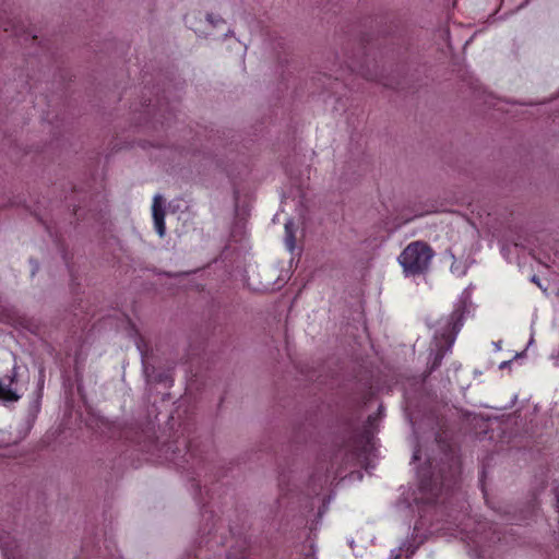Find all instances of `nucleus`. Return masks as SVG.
Listing matches in <instances>:
<instances>
[{"mask_svg":"<svg viewBox=\"0 0 559 559\" xmlns=\"http://www.w3.org/2000/svg\"><path fill=\"white\" fill-rule=\"evenodd\" d=\"M433 258L432 249L423 241L411 242L400 254L399 263L406 276L425 273Z\"/></svg>","mask_w":559,"mask_h":559,"instance_id":"nucleus-1","label":"nucleus"},{"mask_svg":"<svg viewBox=\"0 0 559 559\" xmlns=\"http://www.w3.org/2000/svg\"><path fill=\"white\" fill-rule=\"evenodd\" d=\"M463 309H456L453 311L451 316V320L447 322L445 326L451 328L448 334H442V338H444V342L447 344L445 349L438 350L433 366H437L440 364L441 359L443 358L444 354L449 352L455 341L456 334L460 332L462 325H463Z\"/></svg>","mask_w":559,"mask_h":559,"instance_id":"nucleus-2","label":"nucleus"},{"mask_svg":"<svg viewBox=\"0 0 559 559\" xmlns=\"http://www.w3.org/2000/svg\"><path fill=\"white\" fill-rule=\"evenodd\" d=\"M15 378V367L10 376H5L0 379V401L16 402L20 399V394L15 388H12Z\"/></svg>","mask_w":559,"mask_h":559,"instance_id":"nucleus-3","label":"nucleus"},{"mask_svg":"<svg viewBox=\"0 0 559 559\" xmlns=\"http://www.w3.org/2000/svg\"><path fill=\"white\" fill-rule=\"evenodd\" d=\"M153 219H154V226L157 231V234L163 237L165 235L166 228H165V212L163 209V198L159 194H156L153 200Z\"/></svg>","mask_w":559,"mask_h":559,"instance_id":"nucleus-4","label":"nucleus"},{"mask_svg":"<svg viewBox=\"0 0 559 559\" xmlns=\"http://www.w3.org/2000/svg\"><path fill=\"white\" fill-rule=\"evenodd\" d=\"M451 258L453 259L450 267L452 274L457 277L464 276L468 269L467 261L456 259L453 253H451Z\"/></svg>","mask_w":559,"mask_h":559,"instance_id":"nucleus-5","label":"nucleus"},{"mask_svg":"<svg viewBox=\"0 0 559 559\" xmlns=\"http://www.w3.org/2000/svg\"><path fill=\"white\" fill-rule=\"evenodd\" d=\"M285 245L289 251H294L296 240H295L294 223L290 219L285 223Z\"/></svg>","mask_w":559,"mask_h":559,"instance_id":"nucleus-6","label":"nucleus"},{"mask_svg":"<svg viewBox=\"0 0 559 559\" xmlns=\"http://www.w3.org/2000/svg\"><path fill=\"white\" fill-rule=\"evenodd\" d=\"M396 551H397V554L394 555L395 559H401L403 551L406 552L407 557L411 556L412 554H414V549H411V547H407L406 549H404V546L400 547Z\"/></svg>","mask_w":559,"mask_h":559,"instance_id":"nucleus-7","label":"nucleus"},{"mask_svg":"<svg viewBox=\"0 0 559 559\" xmlns=\"http://www.w3.org/2000/svg\"><path fill=\"white\" fill-rule=\"evenodd\" d=\"M462 299H463V304H464V308H465L466 307V302L469 299V294L464 292L463 295H462Z\"/></svg>","mask_w":559,"mask_h":559,"instance_id":"nucleus-8","label":"nucleus"},{"mask_svg":"<svg viewBox=\"0 0 559 559\" xmlns=\"http://www.w3.org/2000/svg\"><path fill=\"white\" fill-rule=\"evenodd\" d=\"M557 511L559 513V490L557 492Z\"/></svg>","mask_w":559,"mask_h":559,"instance_id":"nucleus-9","label":"nucleus"},{"mask_svg":"<svg viewBox=\"0 0 559 559\" xmlns=\"http://www.w3.org/2000/svg\"><path fill=\"white\" fill-rule=\"evenodd\" d=\"M207 20H209V22H210L211 24H215V23H216V22H214V20L212 19V15H209V16H207Z\"/></svg>","mask_w":559,"mask_h":559,"instance_id":"nucleus-10","label":"nucleus"},{"mask_svg":"<svg viewBox=\"0 0 559 559\" xmlns=\"http://www.w3.org/2000/svg\"><path fill=\"white\" fill-rule=\"evenodd\" d=\"M414 460H417L418 459V451H416L413 455Z\"/></svg>","mask_w":559,"mask_h":559,"instance_id":"nucleus-11","label":"nucleus"},{"mask_svg":"<svg viewBox=\"0 0 559 559\" xmlns=\"http://www.w3.org/2000/svg\"><path fill=\"white\" fill-rule=\"evenodd\" d=\"M507 364H508L507 361L502 362V364L500 365V368L507 367Z\"/></svg>","mask_w":559,"mask_h":559,"instance_id":"nucleus-12","label":"nucleus"},{"mask_svg":"<svg viewBox=\"0 0 559 559\" xmlns=\"http://www.w3.org/2000/svg\"><path fill=\"white\" fill-rule=\"evenodd\" d=\"M533 342H534V340H533V336H532V337H531V340H530V342H528V345H532V344H533Z\"/></svg>","mask_w":559,"mask_h":559,"instance_id":"nucleus-13","label":"nucleus"}]
</instances>
